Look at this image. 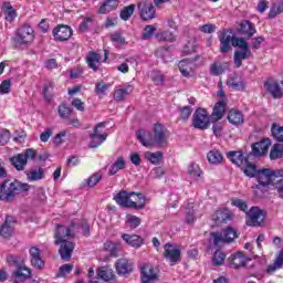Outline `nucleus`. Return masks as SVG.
<instances>
[{
  "label": "nucleus",
  "mask_w": 283,
  "mask_h": 283,
  "mask_svg": "<svg viewBox=\"0 0 283 283\" xmlns=\"http://www.w3.org/2000/svg\"><path fill=\"white\" fill-rule=\"evenodd\" d=\"M136 138L147 149H154V147H167L169 134L165 126L155 124L154 133L140 129L136 132Z\"/></svg>",
  "instance_id": "obj_1"
},
{
  "label": "nucleus",
  "mask_w": 283,
  "mask_h": 283,
  "mask_svg": "<svg viewBox=\"0 0 283 283\" xmlns=\"http://www.w3.org/2000/svg\"><path fill=\"white\" fill-rule=\"evenodd\" d=\"M55 244H60L59 253L62 260H70L72 258V251H74V243L72 240V230L69 227L57 224L54 234Z\"/></svg>",
  "instance_id": "obj_2"
},
{
  "label": "nucleus",
  "mask_w": 283,
  "mask_h": 283,
  "mask_svg": "<svg viewBox=\"0 0 283 283\" xmlns=\"http://www.w3.org/2000/svg\"><path fill=\"white\" fill-rule=\"evenodd\" d=\"M30 185L21 184L18 181L6 180L0 185V200H9L13 199L14 196L22 193V191H29Z\"/></svg>",
  "instance_id": "obj_3"
},
{
  "label": "nucleus",
  "mask_w": 283,
  "mask_h": 283,
  "mask_svg": "<svg viewBox=\"0 0 283 283\" xmlns=\"http://www.w3.org/2000/svg\"><path fill=\"white\" fill-rule=\"evenodd\" d=\"M209 125H211V117L207 109L197 108L192 115V127L205 132V129H209Z\"/></svg>",
  "instance_id": "obj_4"
},
{
  "label": "nucleus",
  "mask_w": 283,
  "mask_h": 283,
  "mask_svg": "<svg viewBox=\"0 0 283 283\" xmlns=\"http://www.w3.org/2000/svg\"><path fill=\"white\" fill-rule=\"evenodd\" d=\"M211 238H213L214 247H222V244H229V242H233V240L238 238V232H235L233 228H227L221 233L212 232Z\"/></svg>",
  "instance_id": "obj_5"
},
{
  "label": "nucleus",
  "mask_w": 283,
  "mask_h": 283,
  "mask_svg": "<svg viewBox=\"0 0 283 283\" xmlns=\"http://www.w3.org/2000/svg\"><path fill=\"white\" fill-rule=\"evenodd\" d=\"M14 41L19 45H28V43H32L34 41V29H32L30 24L20 27L15 32Z\"/></svg>",
  "instance_id": "obj_6"
},
{
  "label": "nucleus",
  "mask_w": 283,
  "mask_h": 283,
  "mask_svg": "<svg viewBox=\"0 0 283 283\" xmlns=\"http://www.w3.org/2000/svg\"><path fill=\"white\" fill-rule=\"evenodd\" d=\"M103 129H105V123H99L95 126L93 134L90 135L91 142L88 147L91 149L101 147V144L107 140V134L103 133Z\"/></svg>",
  "instance_id": "obj_7"
},
{
  "label": "nucleus",
  "mask_w": 283,
  "mask_h": 283,
  "mask_svg": "<svg viewBox=\"0 0 283 283\" xmlns=\"http://www.w3.org/2000/svg\"><path fill=\"white\" fill-rule=\"evenodd\" d=\"M247 217L248 227H261L264 222L265 214L264 210L258 207H252L249 212H247Z\"/></svg>",
  "instance_id": "obj_8"
},
{
  "label": "nucleus",
  "mask_w": 283,
  "mask_h": 283,
  "mask_svg": "<svg viewBox=\"0 0 283 283\" xmlns=\"http://www.w3.org/2000/svg\"><path fill=\"white\" fill-rule=\"evenodd\" d=\"M233 31L223 29L219 31V41H220V52L222 54H227L231 50V45H233Z\"/></svg>",
  "instance_id": "obj_9"
},
{
  "label": "nucleus",
  "mask_w": 283,
  "mask_h": 283,
  "mask_svg": "<svg viewBox=\"0 0 283 283\" xmlns=\"http://www.w3.org/2000/svg\"><path fill=\"white\" fill-rule=\"evenodd\" d=\"M180 255L181 252L180 249H178V245L171 243H166L164 245V256L170 262L171 266L178 264Z\"/></svg>",
  "instance_id": "obj_10"
},
{
  "label": "nucleus",
  "mask_w": 283,
  "mask_h": 283,
  "mask_svg": "<svg viewBox=\"0 0 283 283\" xmlns=\"http://www.w3.org/2000/svg\"><path fill=\"white\" fill-rule=\"evenodd\" d=\"M138 12L144 21H151V19H156V9L154 4L149 1H140L137 4Z\"/></svg>",
  "instance_id": "obj_11"
},
{
  "label": "nucleus",
  "mask_w": 283,
  "mask_h": 283,
  "mask_svg": "<svg viewBox=\"0 0 283 283\" xmlns=\"http://www.w3.org/2000/svg\"><path fill=\"white\" fill-rule=\"evenodd\" d=\"M142 283H156L158 282V269L150 264H144L140 269Z\"/></svg>",
  "instance_id": "obj_12"
},
{
  "label": "nucleus",
  "mask_w": 283,
  "mask_h": 283,
  "mask_svg": "<svg viewBox=\"0 0 283 283\" xmlns=\"http://www.w3.org/2000/svg\"><path fill=\"white\" fill-rule=\"evenodd\" d=\"M263 87L268 94L272 96V98H282L283 97V91L280 86V83L273 81V80H266L263 84Z\"/></svg>",
  "instance_id": "obj_13"
},
{
  "label": "nucleus",
  "mask_w": 283,
  "mask_h": 283,
  "mask_svg": "<svg viewBox=\"0 0 283 283\" xmlns=\"http://www.w3.org/2000/svg\"><path fill=\"white\" fill-rule=\"evenodd\" d=\"M53 36L55 41H69L72 36V28L65 24H60L53 29Z\"/></svg>",
  "instance_id": "obj_14"
},
{
  "label": "nucleus",
  "mask_w": 283,
  "mask_h": 283,
  "mask_svg": "<svg viewBox=\"0 0 283 283\" xmlns=\"http://www.w3.org/2000/svg\"><path fill=\"white\" fill-rule=\"evenodd\" d=\"M132 192L127 191H120L114 197L115 202L119 205V207H125L126 209H129V207H136V205L130 200ZM142 203H138L137 207H140Z\"/></svg>",
  "instance_id": "obj_15"
},
{
  "label": "nucleus",
  "mask_w": 283,
  "mask_h": 283,
  "mask_svg": "<svg viewBox=\"0 0 283 283\" xmlns=\"http://www.w3.org/2000/svg\"><path fill=\"white\" fill-rule=\"evenodd\" d=\"M29 255L34 269H43L45 266V262L43 261V258H41V250L38 247L30 248Z\"/></svg>",
  "instance_id": "obj_16"
},
{
  "label": "nucleus",
  "mask_w": 283,
  "mask_h": 283,
  "mask_svg": "<svg viewBox=\"0 0 283 283\" xmlns=\"http://www.w3.org/2000/svg\"><path fill=\"white\" fill-rule=\"evenodd\" d=\"M115 268L118 275H127L134 271V263L128 259L122 258L117 260Z\"/></svg>",
  "instance_id": "obj_17"
},
{
  "label": "nucleus",
  "mask_w": 283,
  "mask_h": 283,
  "mask_svg": "<svg viewBox=\"0 0 283 283\" xmlns=\"http://www.w3.org/2000/svg\"><path fill=\"white\" fill-rule=\"evenodd\" d=\"M269 147H271L270 139H263L252 145V156L260 158V156H265L269 151Z\"/></svg>",
  "instance_id": "obj_18"
},
{
  "label": "nucleus",
  "mask_w": 283,
  "mask_h": 283,
  "mask_svg": "<svg viewBox=\"0 0 283 283\" xmlns=\"http://www.w3.org/2000/svg\"><path fill=\"white\" fill-rule=\"evenodd\" d=\"M255 178L259 185L262 187H269V185H271V180H273V170L269 168L261 169L259 172H256Z\"/></svg>",
  "instance_id": "obj_19"
},
{
  "label": "nucleus",
  "mask_w": 283,
  "mask_h": 283,
  "mask_svg": "<svg viewBox=\"0 0 283 283\" xmlns=\"http://www.w3.org/2000/svg\"><path fill=\"white\" fill-rule=\"evenodd\" d=\"M179 72L186 77L190 78L193 75V67L196 63L191 60H181L178 64Z\"/></svg>",
  "instance_id": "obj_20"
},
{
  "label": "nucleus",
  "mask_w": 283,
  "mask_h": 283,
  "mask_svg": "<svg viewBox=\"0 0 283 283\" xmlns=\"http://www.w3.org/2000/svg\"><path fill=\"white\" fill-rule=\"evenodd\" d=\"M122 240H124L126 244L133 247L134 249H140V247L145 244L143 237L138 234H122Z\"/></svg>",
  "instance_id": "obj_21"
},
{
  "label": "nucleus",
  "mask_w": 283,
  "mask_h": 283,
  "mask_svg": "<svg viewBox=\"0 0 283 283\" xmlns=\"http://www.w3.org/2000/svg\"><path fill=\"white\" fill-rule=\"evenodd\" d=\"M31 272L30 269H28L24 265H18L17 270L12 273L13 283H19L28 280L30 277Z\"/></svg>",
  "instance_id": "obj_22"
},
{
  "label": "nucleus",
  "mask_w": 283,
  "mask_h": 283,
  "mask_svg": "<svg viewBox=\"0 0 283 283\" xmlns=\"http://www.w3.org/2000/svg\"><path fill=\"white\" fill-rule=\"evenodd\" d=\"M224 112H227V104L224 102H218L214 105L213 112L210 116L211 123H218V120H222Z\"/></svg>",
  "instance_id": "obj_23"
},
{
  "label": "nucleus",
  "mask_w": 283,
  "mask_h": 283,
  "mask_svg": "<svg viewBox=\"0 0 283 283\" xmlns=\"http://www.w3.org/2000/svg\"><path fill=\"white\" fill-rule=\"evenodd\" d=\"M187 176L192 180L193 182H197V180H200L202 178V169H200V166L196 163H190L187 167Z\"/></svg>",
  "instance_id": "obj_24"
},
{
  "label": "nucleus",
  "mask_w": 283,
  "mask_h": 283,
  "mask_svg": "<svg viewBox=\"0 0 283 283\" xmlns=\"http://www.w3.org/2000/svg\"><path fill=\"white\" fill-rule=\"evenodd\" d=\"M104 251H106L111 258H118V253L123 251V245L119 242L106 241L104 243Z\"/></svg>",
  "instance_id": "obj_25"
},
{
  "label": "nucleus",
  "mask_w": 283,
  "mask_h": 283,
  "mask_svg": "<svg viewBox=\"0 0 283 283\" xmlns=\"http://www.w3.org/2000/svg\"><path fill=\"white\" fill-rule=\"evenodd\" d=\"M14 231V220L12 217H7L4 223L0 228V235L2 238H11Z\"/></svg>",
  "instance_id": "obj_26"
},
{
  "label": "nucleus",
  "mask_w": 283,
  "mask_h": 283,
  "mask_svg": "<svg viewBox=\"0 0 283 283\" xmlns=\"http://www.w3.org/2000/svg\"><path fill=\"white\" fill-rule=\"evenodd\" d=\"M134 92V86L133 85H126V86H118L115 88L114 92V101L120 102L125 101V97L129 96Z\"/></svg>",
  "instance_id": "obj_27"
},
{
  "label": "nucleus",
  "mask_w": 283,
  "mask_h": 283,
  "mask_svg": "<svg viewBox=\"0 0 283 283\" xmlns=\"http://www.w3.org/2000/svg\"><path fill=\"white\" fill-rule=\"evenodd\" d=\"M227 85L230 90H237L238 92L244 90V82L238 74L231 75L227 81Z\"/></svg>",
  "instance_id": "obj_28"
},
{
  "label": "nucleus",
  "mask_w": 283,
  "mask_h": 283,
  "mask_svg": "<svg viewBox=\"0 0 283 283\" xmlns=\"http://www.w3.org/2000/svg\"><path fill=\"white\" fill-rule=\"evenodd\" d=\"M228 120L231 125H243L244 124V115L242 112L238 109H230L228 113Z\"/></svg>",
  "instance_id": "obj_29"
},
{
  "label": "nucleus",
  "mask_w": 283,
  "mask_h": 283,
  "mask_svg": "<svg viewBox=\"0 0 283 283\" xmlns=\"http://www.w3.org/2000/svg\"><path fill=\"white\" fill-rule=\"evenodd\" d=\"M130 202H134L135 206H128V209H145L146 199L143 193L130 192Z\"/></svg>",
  "instance_id": "obj_30"
},
{
  "label": "nucleus",
  "mask_w": 283,
  "mask_h": 283,
  "mask_svg": "<svg viewBox=\"0 0 283 283\" xmlns=\"http://www.w3.org/2000/svg\"><path fill=\"white\" fill-rule=\"evenodd\" d=\"M227 70H229V63L227 62H214L210 65V74L212 76H221Z\"/></svg>",
  "instance_id": "obj_31"
},
{
  "label": "nucleus",
  "mask_w": 283,
  "mask_h": 283,
  "mask_svg": "<svg viewBox=\"0 0 283 283\" xmlns=\"http://www.w3.org/2000/svg\"><path fill=\"white\" fill-rule=\"evenodd\" d=\"M227 157L233 165H237V167H242L244 163L248 160L242 151H230L227 154Z\"/></svg>",
  "instance_id": "obj_32"
},
{
  "label": "nucleus",
  "mask_w": 283,
  "mask_h": 283,
  "mask_svg": "<svg viewBox=\"0 0 283 283\" xmlns=\"http://www.w3.org/2000/svg\"><path fill=\"white\" fill-rule=\"evenodd\" d=\"M247 261H251L250 258H247L244 253L237 252L232 255V266L233 269H240V266H247Z\"/></svg>",
  "instance_id": "obj_33"
},
{
  "label": "nucleus",
  "mask_w": 283,
  "mask_h": 283,
  "mask_svg": "<svg viewBox=\"0 0 283 283\" xmlns=\"http://www.w3.org/2000/svg\"><path fill=\"white\" fill-rule=\"evenodd\" d=\"M118 8V0H106L98 9V14H109Z\"/></svg>",
  "instance_id": "obj_34"
},
{
  "label": "nucleus",
  "mask_w": 283,
  "mask_h": 283,
  "mask_svg": "<svg viewBox=\"0 0 283 283\" xmlns=\"http://www.w3.org/2000/svg\"><path fill=\"white\" fill-rule=\"evenodd\" d=\"M282 266H283V250H281L279 252L274 262L268 266L266 273L272 275V273L280 271V269H282Z\"/></svg>",
  "instance_id": "obj_35"
},
{
  "label": "nucleus",
  "mask_w": 283,
  "mask_h": 283,
  "mask_svg": "<svg viewBox=\"0 0 283 283\" xmlns=\"http://www.w3.org/2000/svg\"><path fill=\"white\" fill-rule=\"evenodd\" d=\"M241 169L243 174L248 176V178H256L259 172L258 168L254 166V164L250 163L249 159L243 163Z\"/></svg>",
  "instance_id": "obj_36"
},
{
  "label": "nucleus",
  "mask_w": 283,
  "mask_h": 283,
  "mask_svg": "<svg viewBox=\"0 0 283 283\" xmlns=\"http://www.w3.org/2000/svg\"><path fill=\"white\" fill-rule=\"evenodd\" d=\"M45 176V170L43 168H33L27 172V178L29 182H36V180H43Z\"/></svg>",
  "instance_id": "obj_37"
},
{
  "label": "nucleus",
  "mask_w": 283,
  "mask_h": 283,
  "mask_svg": "<svg viewBox=\"0 0 283 283\" xmlns=\"http://www.w3.org/2000/svg\"><path fill=\"white\" fill-rule=\"evenodd\" d=\"M86 63L91 70H94V72H96V70H98V63H101V54L96 52L88 53V55L86 56Z\"/></svg>",
  "instance_id": "obj_38"
},
{
  "label": "nucleus",
  "mask_w": 283,
  "mask_h": 283,
  "mask_svg": "<svg viewBox=\"0 0 283 283\" xmlns=\"http://www.w3.org/2000/svg\"><path fill=\"white\" fill-rule=\"evenodd\" d=\"M239 32L240 34H244V36H248L249 39H251V36L255 34V29L253 28V24L251 23V21L247 20L241 22Z\"/></svg>",
  "instance_id": "obj_39"
},
{
  "label": "nucleus",
  "mask_w": 283,
  "mask_h": 283,
  "mask_svg": "<svg viewBox=\"0 0 283 283\" xmlns=\"http://www.w3.org/2000/svg\"><path fill=\"white\" fill-rule=\"evenodd\" d=\"M207 159L210 165H222V160H224V157L222 156V153H220V150H210L207 154Z\"/></svg>",
  "instance_id": "obj_40"
},
{
  "label": "nucleus",
  "mask_w": 283,
  "mask_h": 283,
  "mask_svg": "<svg viewBox=\"0 0 283 283\" xmlns=\"http://www.w3.org/2000/svg\"><path fill=\"white\" fill-rule=\"evenodd\" d=\"M11 164L18 171H23L28 165V161H25V156H23V154H19L18 156L11 158Z\"/></svg>",
  "instance_id": "obj_41"
},
{
  "label": "nucleus",
  "mask_w": 283,
  "mask_h": 283,
  "mask_svg": "<svg viewBox=\"0 0 283 283\" xmlns=\"http://www.w3.org/2000/svg\"><path fill=\"white\" fill-rule=\"evenodd\" d=\"M97 277L104 282H109L111 280H114V271L105 266L99 268L97 269Z\"/></svg>",
  "instance_id": "obj_42"
},
{
  "label": "nucleus",
  "mask_w": 283,
  "mask_h": 283,
  "mask_svg": "<svg viewBox=\"0 0 283 283\" xmlns=\"http://www.w3.org/2000/svg\"><path fill=\"white\" fill-rule=\"evenodd\" d=\"M212 220L217 222V224H220L222 222H227L228 220H231V214L227 210H217L212 214Z\"/></svg>",
  "instance_id": "obj_43"
},
{
  "label": "nucleus",
  "mask_w": 283,
  "mask_h": 283,
  "mask_svg": "<svg viewBox=\"0 0 283 283\" xmlns=\"http://www.w3.org/2000/svg\"><path fill=\"white\" fill-rule=\"evenodd\" d=\"M3 12H4V19L12 23L17 19V10L10 4L9 2H6L3 4Z\"/></svg>",
  "instance_id": "obj_44"
},
{
  "label": "nucleus",
  "mask_w": 283,
  "mask_h": 283,
  "mask_svg": "<svg viewBox=\"0 0 283 283\" xmlns=\"http://www.w3.org/2000/svg\"><path fill=\"white\" fill-rule=\"evenodd\" d=\"M126 166L125 158L118 157L116 161L109 168V175L116 176L118 171L123 170Z\"/></svg>",
  "instance_id": "obj_45"
},
{
  "label": "nucleus",
  "mask_w": 283,
  "mask_h": 283,
  "mask_svg": "<svg viewBox=\"0 0 283 283\" xmlns=\"http://www.w3.org/2000/svg\"><path fill=\"white\" fill-rule=\"evenodd\" d=\"M251 51H235L234 52V65L235 67H242V61L249 57Z\"/></svg>",
  "instance_id": "obj_46"
},
{
  "label": "nucleus",
  "mask_w": 283,
  "mask_h": 283,
  "mask_svg": "<svg viewBox=\"0 0 283 283\" xmlns=\"http://www.w3.org/2000/svg\"><path fill=\"white\" fill-rule=\"evenodd\" d=\"M145 158L148 159L153 165H160V161L163 160V154L160 151H147L145 153Z\"/></svg>",
  "instance_id": "obj_47"
},
{
  "label": "nucleus",
  "mask_w": 283,
  "mask_h": 283,
  "mask_svg": "<svg viewBox=\"0 0 283 283\" xmlns=\"http://www.w3.org/2000/svg\"><path fill=\"white\" fill-rule=\"evenodd\" d=\"M157 41H169L174 43L176 41V35L171 31H163L156 34Z\"/></svg>",
  "instance_id": "obj_48"
},
{
  "label": "nucleus",
  "mask_w": 283,
  "mask_h": 283,
  "mask_svg": "<svg viewBox=\"0 0 283 283\" xmlns=\"http://www.w3.org/2000/svg\"><path fill=\"white\" fill-rule=\"evenodd\" d=\"M283 156V144H275L270 153L271 160H277Z\"/></svg>",
  "instance_id": "obj_49"
},
{
  "label": "nucleus",
  "mask_w": 283,
  "mask_h": 283,
  "mask_svg": "<svg viewBox=\"0 0 283 283\" xmlns=\"http://www.w3.org/2000/svg\"><path fill=\"white\" fill-rule=\"evenodd\" d=\"M271 132H272V136H273V138H275V140H279V143H283V126L273 124Z\"/></svg>",
  "instance_id": "obj_50"
},
{
  "label": "nucleus",
  "mask_w": 283,
  "mask_h": 283,
  "mask_svg": "<svg viewBox=\"0 0 283 283\" xmlns=\"http://www.w3.org/2000/svg\"><path fill=\"white\" fill-rule=\"evenodd\" d=\"M57 114L60 117H62L64 120H67L70 116H72V108L67 106V104H61L57 108Z\"/></svg>",
  "instance_id": "obj_51"
},
{
  "label": "nucleus",
  "mask_w": 283,
  "mask_h": 283,
  "mask_svg": "<svg viewBox=\"0 0 283 283\" xmlns=\"http://www.w3.org/2000/svg\"><path fill=\"white\" fill-rule=\"evenodd\" d=\"M134 10H136V6L130 4L128 7H125L122 11H120V19H123V21H129V19L132 18V14H134Z\"/></svg>",
  "instance_id": "obj_52"
},
{
  "label": "nucleus",
  "mask_w": 283,
  "mask_h": 283,
  "mask_svg": "<svg viewBox=\"0 0 283 283\" xmlns=\"http://www.w3.org/2000/svg\"><path fill=\"white\" fill-rule=\"evenodd\" d=\"M273 187L283 185V170L273 171L271 184Z\"/></svg>",
  "instance_id": "obj_53"
},
{
  "label": "nucleus",
  "mask_w": 283,
  "mask_h": 283,
  "mask_svg": "<svg viewBox=\"0 0 283 283\" xmlns=\"http://www.w3.org/2000/svg\"><path fill=\"white\" fill-rule=\"evenodd\" d=\"M282 12H283V2H276L271 7L269 17L270 19H275V17H277V14H282Z\"/></svg>",
  "instance_id": "obj_54"
},
{
  "label": "nucleus",
  "mask_w": 283,
  "mask_h": 283,
  "mask_svg": "<svg viewBox=\"0 0 283 283\" xmlns=\"http://www.w3.org/2000/svg\"><path fill=\"white\" fill-rule=\"evenodd\" d=\"M103 179V174L101 171L93 174L88 179H86V185L88 187H96Z\"/></svg>",
  "instance_id": "obj_55"
},
{
  "label": "nucleus",
  "mask_w": 283,
  "mask_h": 283,
  "mask_svg": "<svg viewBox=\"0 0 283 283\" xmlns=\"http://www.w3.org/2000/svg\"><path fill=\"white\" fill-rule=\"evenodd\" d=\"M196 222V211L193 210V205H188L186 209V223L193 224Z\"/></svg>",
  "instance_id": "obj_56"
},
{
  "label": "nucleus",
  "mask_w": 283,
  "mask_h": 283,
  "mask_svg": "<svg viewBox=\"0 0 283 283\" xmlns=\"http://www.w3.org/2000/svg\"><path fill=\"white\" fill-rule=\"evenodd\" d=\"M126 223L130 229H136L140 227V218L134 216V214H127L126 216Z\"/></svg>",
  "instance_id": "obj_57"
},
{
  "label": "nucleus",
  "mask_w": 283,
  "mask_h": 283,
  "mask_svg": "<svg viewBox=\"0 0 283 283\" xmlns=\"http://www.w3.org/2000/svg\"><path fill=\"white\" fill-rule=\"evenodd\" d=\"M232 46L233 48H240L241 51H250L249 50V44L242 38H234L232 40Z\"/></svg>",
  "instance_id": "obj_58"
},
{
  "label": "nucleus",
  "mask_w": 283,
  "mask_h": 283,
  "mask_svg": "<svg viewBox=\"0 0 283 283\" xmlns=\"http://www.w3.org/2000/svg\"><path fill=\"white\" fill-rule=\"evenodd\" d=\"M226 258H227V255L224 254V252L217 251L213 254L212 264H214V266H220V265L224 264Z\"/></svg>",
  "instance_id": "obj_59"
},
{
  "label": "nucleus",
  "mask_w": 283,
  "mask_h": 283,
  "mask_svg": "<svg viewBox=\"0 0 283 283\" xmlns=\"http://www.w3.org/2000/svg\"><path fill=\"white\" fill-rule=\"evenodd\" d=\"M112 87V84H107L105 82H98L95 86V93L98 96L105 95V92H107Z\"/></svg>",
  "instance_id": "obj_60"
},
{
  "label": "nucleus",
  "mask_w": 283,
  "mask_h": 283,
  "mask_svg": "<svg viewBox=\"0 0 283 283\" xmlns=\"http://www.w3.org/2000/svg\"><path fill=\"white\" fill-rule=\"evenodd\" d=\"M154 32H156V27L153 24L146 25L144 29V33L142 35V39H144V41H147L149 39H151L154 36Z\"/></svg>",
  "instance_id": "obj_61"
},
{
  "label": "nucleus",
  "mask_w": 283,
  "mask_h": 283,
  "mask_svg": "<svg viewBox=\"0 0 283 283\" xmlns=\"http://www.w3.org/2000/svg\"><path fill=\"white\" fill-rule=\"evenodd\" d=\"M193 112V108H191L190 106H184L179 109L180 113V119L181 120H189V116H191Z\"/></svg>",
  "instance_id": "obj_62"
},
{
  "label": "nucleus",
  "mask_w": 283,
  "mask_h": 283,
  "mask_svg": "<svg viewBox=\"0 0 283 283\" xmlns=\"http://www.w3.org/2000/svg\"><path fill=\"white\" fill-rule=\"evenodd\" d=\"M196 52V40L191 39L184 46V54H193Z\"/></svg>",
  "instance_id": "obj_63"
},
{
  "label": "nucleus",
  "mask_w": 283,
  "mask_h": 283,
  "mask_svg": "<svg viewBox=\"0 0 283 283\" xmlns=\"http://www.w3.org/2000/svg\"><path fill=\"white\" fill-rule=\"evenodd\" d=\"M12 87V82L10 80H4L0 84V94H10V88Z\"/></svg>",
  "instance_id": "obj_64"
}]
</instances>
